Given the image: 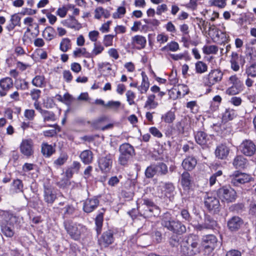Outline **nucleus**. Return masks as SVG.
I'll list each match as a JSON object with an SVG mask.
<instances>
[{"label":"nucleus","instance_id":"48","mask_svg":"<svg viewBox=\"0 0 256 256\" xmlns=\"http://www.w3.org/2000/svg\"><path fill=\"white\" fill-rule=\"evenodd\" d=\"M218 51V47L214 45L205 46L203 48V52L205 54H216Z\"/></svg>","mask_w":256,"mask_h":256},{"label":"nucleus","instance_id":"26","mask_svg":"<svg viewBox=\"0 0 256 256\" xmlns=\"http://www.w3.org/2000/svg\"><path fill=\"white\" fill-rule=\"evenodd\" d=\"M142 82L140 86H138V90L140 94H145L149 88L150 84L148 81V78L144 72H142Z\"/></svg>","mask_w":256,"mask_h":256},{"label":"nucleus","instance_id":"50","mask_svg":"<svg viewBox=\"0 0 256 256\" xmlns=\"http://www.w3.org/2000/svg\"><path fill=\"white\" fill-rule=\"evenodd\" d=\"M222 174V172L220 170H218L216 173L214 174L210 178L209 182L210 186L214 185L216 182L218 180V178L221 176Z\"/></svg>","mask_w":256,"mask_h":256},{"label":"nucleus","instance_id":"49","mask_svg":"<svg viewBox=\"0 0 256 256\" xmlns=\"http://www.w3.org/2000/svg\"><path fill=\"white\" fill-rule=\"evenodd\" d=\"M126 12V8L124 6L118 7L116 11L112 14L114 18H120L125 14Z\"/></svg>","mask_w":256,"mask_h":256},{"label":"nucleus","instance_id":"38","mask_svg":"<svg viewBox=\"0 0 256 256\" xmlns=\"http://www.w3.org/2000/svg\"><path fill=\"white\" fill-rule=\"evenodd\" d=\"M104 220V213L100 212L96 218L95 224L96 225V230L98 234H99L102 231Z\"/></svg>","mask_w":256,"mask_h":256},{"label":"nucleus","instance_id":"51","mask_svg":"<svg viewBox=\"0 0 256 256\" xmlns=\"http://www.w3.org/2000/svg\"><path fill=\"white\" fill-rule=\"evenodd\" d=\"M246 72L248 76L256 77V64H254L247 67Z\"/></svg>","mask_w":256,"mask_h":256},{"label":"nucleus","instance_id":"5","mask_svg":"<svg viewBox=\"0 0 256 256\" xmlns=\"http://www.w3.org/2000/svg\"><path fill=\"white\" fill-rule=\"evenodd\" d=\"M120 153L118 158V162L122 166L127 164L128 160L134 155V147L128 143L121 144L119 148Z\"/></svg>","mask_w":256,"mask_h":256},{"label":"nucleus","instance_id":"14","mask_svg":"<svg viewBox=\"0 0 256 256\" xmlns=\"http://www.w3.org/2000/svg\"><path fill=\"white\" fill-rule=\"evenodd\" d=\"M114 242L113 232L111 230H108L103 233L101 237L98 240L99 244L102 246L106 248Z\"/></svg>","mask_w":256,"mask_h":256},{"label":"nucleus","instance_id":"41","mask_svg":"<svg viewBox=\"0 0 256 256\" xmlns=\"http://www.w3.org/2000/svg\"><path fill=\"white\" fill-rule=\"evenodd\" d=\"M158 168V176H162L168 174V167L163 162H160L156 164Z\"/></svg>","mask_w":256,"mask_h":256},{"label":"nucleus","instance_id":"30","mask_svg":"<svg viewBox=\"0 0 256 256\" xmlns=\"http://www.w3.org/2000/svg\"><path fill=\"white\" fill-rule=\"evenodd\" d=\"M156 96L154 94H150L145 102L144 108L148 109H154L158 106V102L155 100Z\"/></svg>","mask_w":256,"mask_h":256},{"label":"nucleus","instance_id":"19","mask_svg":"<svg viewBox=\"0 0 256 256\" xmlns=\"http://www.w3.org/2000/svg\"><path fill=\"white\" fill-rule=\"evenodd\" d=\"M243 224L242 220L238 216H234L232 217L228 221L227 225L230 231H236Z\"/></svg>","mask_w":256,"mask_h":256},{"label":"nucleus","instance_id":"7","mask_svg":"<svg viewBox=\"0 0 256 256\" xmlns=\"http://www.w3.org/2000/svg\"><path fill=\"white\" fill-rule=\"evenodd\" d=\"M64 225L68 233L75 240L79 239L82 232L85 228L82 225L74 224L70 221L65 222Z\"/></svg>","mask_w":256,"mask_h":256},{"label":"nucleus","instance_id":"10","mask_svg":"<svg viewBox=\"0 0 256 256\" xmlns=\"http://www.w3.org/2000/svg\"><path fill=\"white\" fill-rule=\"evenodd\" d=\"M204 203L209 210H214V212L218 210L220 206L219 200L210 193L206 194Z\"/></svg>","mask_w":256,"mask_h":256},{"label":"nucleus","instance_id":"11","mask_svg":"<svg viewBox=\"0 0 256 256\" xmlns=\"http://www.w3.org/2000/svg\"><path fill=\"white\" fill-rule=\"evenodd\" d=\"M174 190V187L172 183L162 182L159 183L157 188V190L158 194H160L161 197H170L172 194Z\"/></svg>","mask_w":256,"mask_h":256},{"label":"nucleus","instance_id":"21","mask_svg":"<svg viewBox=\"0 0 256 256\" xmlns=\"http://www.w3.org/2000/svg\"><path fill=\"white\" fill-rule=\"evenodd\" d=\"M197 164L196 159L192 156H189L184 158L182 162V166L186 170H192Z\"/></svg>","mask_w":256,"mask_h":256},{"label":"nucleus","instance_id":"55","mask_svg":"<svg viewBox=\"0 0 256 256\" xmlns=\"http://www.w3.org/2000/svg\"><path fill=\"white\" fill-rule=\"evenodd\" d=\"M116 36L114 34H107L104 36V44L106 46L108 47L112 45L113 38Z\"/></svg>","mask_w":256,"mask_h":256},{"label":"nucleus","instance_id":"52","mask_svg":"<svg viewBox=\"0 0 256 256\" xmlns=\"http://www.w3.org/2000/svg\"><path fill=\"white\" fill-rule=\"evenodd\" d=\"M241 90L242 86H232L226 90V93L229 95H234L238 94Z\"/></svg>","mask_w":256,"mask_h":256},{"label":"nucleus","instance_id":"24","mask_svg":"<svg viewBox=\"0 0 256 256\" xmlns=\"http://www.w3.org/2000/svg\"><path fill=\"white\" fill-rule=\"evenodd\" d=\"M232 164L236 168H243L248 165V160L242 156L238 155L235 157Z\"/></svg>","mask_w":256,"mask_h":256},{"label":"nucleus","instance_id":"44","mask_svg":"<svg viewBox=\"0 0 256 256\" xmlns=\"http://www.w3.org/2000/svg\"><path fill=\"white\" fill-rule=\"evenodd\" d=\"M180 48L179 45L176 42H172L162 48V50L176 52Z\"/></svg>","mask_w":256,"mask_h":256},{"label":"nucleus","instance_id":"23","mask_svg":"<svg viewBox=\"0 0 256 256\" xmlns=\"http://www.w3.org/2000/svg\"><path fill=\"white\" fill-rule=\"evenodd\" d=\"M230 148L224 144L218 146L215 150V154L216 158L220 159H224L228 155Z\"/></svg>","mask_w":256,"mask_h":256},{"label":"nucleus","instance_id":"33","mask_svg":"<svg viewBox=\"0 0 256 256\" xmlns=\"http://www.w3.org/2000/svg\"><path fill=\"white\" fill-rule=\"evenodd\" d=\"M145 175L147 178H152L155 175L158 176V168L156 164H151L148 166L145 171Z\"/></svg>","mask_w":256,"mask_h":256},{"label":"nucleus","instance_id":"22","mask_svg":"<svg viewBox=\"0 0 256 256\" xmlns=\"http://www.w3.org/2000/svg\"><path fill=\"white\" fill-rule=\"evenodd\" d=\"M146 40L145 37L136 35L132 38V44L137 49L140 50L145 47Z\"/></svg>","mask_w":256,"mask_h":256},{"label":"nucleus","instance_id":"20","mask_svg":"<svg viewBox=\"0 0 256 256\" xmlns=\"http://www.w3.org/2000/svg\"><path fill=\"white\" fill-rule=\"evenodd\" d=\"M44 201L50 204L54 202L56 198L54 189L49 186H44Z\"/></svg>","mask_w":256,"mask_h":256},{"label":"nucleus","instance_id":"25","mask_svg":"<svg viewBox=\"0 0 256 256\" xmlns=\"http://www.w3.org/2000/svg\"><path fill=\"white\" fill-rule=\"evenodd\" d=\"M80 157L84 164H88L92 162L93 154L90 150H84L81 152Z\"/></svg>","mask_w":256,"mask_h":256},{"label":"nucleus","instance_id":"42","mask_svg":"<svg viewBox=\"0 0 256 256\" xmlns=\"http://www.w3.org/2000/svg\"><path fill=\"white\" fill-rule=\"evenodd\" d=\"M44 77L43 76H36L32 80V84L36 87L42 88L44 84Z\"/></svg>","mask_w":256,"mask_h":256},{"label":"nucleus","instance_id":"16","mask_svg":"<svg viewBox=\"0 0 256 256\" xmlns=\"http://www.w3.org/2000/svg\"><path fill=\"white\" fill-rule=\"evenodd\" d=\"M13 80L8 77L4 78L0 80V96H4L6 95L7 92L13 87Z\"/></svg>","mask_w":256,"mask_h":256},{"label":"nucleus","instance_id":"60","mask_svg":"<svg viewBox=\"0 0 256 256\" xmlns=\"http://www.w3.org/2000/svg\"><path fill=\"white\" fill-rule=\"evenodd\" d=\"M149 132L154 136L160 138H162V134L160 132L156 127H151L150 128Z\"/></svg>","mask_w":256,"mask_h":256},{"label":"nucleus","instance_id":"47","mask_svg":"<svg viewBox=\"0 0 256 256\" xmlns=\"http://www.w3.org/2000/svg\"><path fill=\"white\" fill-rule=\"evenodd\" d=\"M120 105L121 103L119 101L110 100L106 104V108L116 110L119 108Z\"/></svg>","mask_w":256,"mask_h":256},{"label":"nucleus","instance_id":"40","mask_svg":"<svg viewBox=\"0 0 256 256\" xmlns=\"http://www.w3.org/2000/svg\"><path fill=\"white\" fill-rule=\"evenodd\" d=\"M176 116L174 112L170 110L163 114L162 116V119L166 123H172L175 120Z\"/></svg>","mask_w":256,"mask_h":256},{"label":"nucleus","instance_id":"62","mask_svg":"<svg viewBox=\"0 0 256 256\" xmlns=\"http://www.w3.org/2000/svg\"><path fill=\"white\" fill-rule=\"evenodd\" d=\"M108 53L110 57L113 58L115 60H117L119 58V54L118 50L116 48H110L108 50Z\"/></svg>","mask_w":256,"mask_h":256},{"label":"nucleus","instance_id":"15","mask_svg":"<svg viewBox=\"0 0 256 256\" xmlns=\"http://www.w3.org/2000/svg\"><path fill=\"white\" fill-rule=\"evenodd\" d=\"M21 152L26 156H30L34 153L33 142L30 140H23L20 146Z\"/></svg>","mask_w":256,"mask_h":256},{"label":"nucleus","instance_id":"36","mask_svg":"<svg viewBox=\"0 0 256 256\" xmlns=\"http://www.w3.org/2000/svg\"><path fill=\"white\" fill-rule=\"evenodd\" d=\"M68 155L64 152L60 154V156L54 161L53 164L55 167H58L64 165L68 159Z\"/></svg>","mask_w":256,"mask_h":256},{"label":"nucleus","instance_id":"54","mask_svg":"<svg viewBox=\"0 0 256 256\" xmlns=\"http://www.w3.org/2000/svg\"><path fill=\"white\" fill-rule=\"evenodd\" d=\"M104 50V47L100 44H94V48L92 52V56H96L100 54Z\"/></svg>","mask_w":256,"mask_h":256},{"label":"nucleus","instance_id":"57","mask_svg":"<svg viewBox=\"0 0 256 256\" xmlns=\"http://www.w3.org/2000/svg\"><path fill=\"white\" fill-rule=\"evenodd\" d=\"M228 82L230 84H232V86H242V82L236 75L230 76L228 78Z\"/></svg>","mask_w":256,"mask_h":256},{"label":"nucleus","instance_id":"53","mask_svg":"<svg viewBox=\"0 0 256 256\" xmlns=\"http://www.w3.org/2000/svg\"><path fill=\"white\" fill-rule=\"evenodd\" d=\"M70 180L63 175L60 180L58 182L57 185L60 188H65L70 184Z\"/></svg>","mask_w":256,"mask_h":256},{"label":"nucleus","instance_id":"58","mask_svg":"<svg viewBox=\"0 0 256 256\" xmlns=\"http://www.w3.org/2000/svg\"><path fill=\"white\" fill-rule=\"evenodd\" d=\"M41 94L40 90L36 88L32 89L30 92V95L32 100L38 101Z\"/></svg>","mask_w":256,"mask_h":256},{"label":"nucleus","instance_id":"12","mask_svg":"<svg viewBox=\"0 0 256 256\" xmlns=\"http://www.w3.org/2000/svg\"><path fill=\"white\" fill-rule=\"evenodd\" d=\"M240 150L244 154L250 156L254 154L256 151V146L252 141L245 140L241 144Z\"/></svg>","mask_w":256,"mask_h":256},{"label":"nucleus","instance_id":"27","mask_svg":"<svg viewBox=\"0 0 256 256\" xmlns=\"http://www.w3.org/2000/svg\"><path fill=\"white\" fill-rule=\"evenodd\" d=\"M42 36L48 41L52 40L56 36L54 29L51 26H47L42 32Z\"/></svg>","mask_w":256,"mask_h":256},{"label":"nucleus","instance_id":"64","mask_svg":"<svg viewBox=\"0 0 256 256\" xmlns=\"http://www.w3.org/2000/svg\"><path fill=\"white\" fill-rule=\"evenodd\" d=\"M230 102L235 106H239L241 104L242 100L240 97L233 96L230 98Z\"/></svg>","mask_w":256,"mask_h":256},{"label":"nucleus","instance_id":"9","mask_svg":"<svg viewBox=\"0 0 256 256\" xmlns=\"http://www.w3.org/2000/svg\"><path fill=\"white\" fill-rule=\"evenodd\" d=\"M223 75V72L220 70H212L208 75L204 77V83L208 86H212L220 82L222 78Z\"/></svg>","mask_w":256,"mask_h":256},{"label":"nucleus","instance_id":"61","mask_svg":"<svg viewBox=\"0 0 256 256\" xmlns=\"http://www.w3.org/2000/svg\"><path fill=\"white\" fill-rule=\"evenodd\" d=\"M99 35V32L96 30H92L89 32L88 37L91 41L96 42Z\"/></svg>","mask_w":256,"mask_h":256},{"label":"nucleus","instance_id":"6","mask_svg":"<svg viewBox=\"0 0 256 256\" xmlns=\"http://www.w3.org/2000/svg\"><path fill=\"white\" fill-rule=\"evenodd\" d=\"M217 195L222 201L227 203L234 202L237 198L236 191L226 186H222L218 189Z\"/></svg>","mask_w":256,"mask_h":256},{"label":"nucleus","instance_id":"63","mask_svg":"<svg viewBox=\"0 0 256 256\" xmlns=\"http://www.w3.org/2000/svg\"><path fill=\"white\" fill-rule=\"evenodd\" d=\"M180 215L182 218L185 220L186 221L190 222L191 220V216L188 210L182 209L180 212Z\"/></svg>","mask_w":256,"mask_h":256},{"label":"nucleus","instance_id":"31","mask_svg":"<svg viewBox=\"0 0 256 256\" xmlns=\"http://www.w3.org/2000/svg\"><path fill=\"white\" fill-rule=\"evenodd\" d=\"M62 23L64 26L72 28L78 29L80 28V24L73 16H70V18L65 20Z\"/></svg>","mask_w":256,"mask_h":256},{"label":"nucleus","instance_id":"29","mask_svg":"<svg viewBox=\"0 0 256 256\" xmlns=\"http://www.w3.org/2000/svg\"><path fill=\"white\" fill-rule=\"evenodd\" d=\"M110 16V11L104 9L103 8L98 7L94 10V18L96 19H100L102 16L104 18H108Z\"/></svg>","mask_w":256,"mask_h":256},{"label":"nucleus","instance_id":"59","mask_svg":"<svg viewBox=\"0 0 256 256\" xmlns=\"http://www.w3.org/2000/svg\"><path fill=\"white\" fill-rule=\"evenodd\" d=\"M126 100L130 105L134 104V98H135L134 93L130 90H128L126 92Z\"/></svg>","mask_w":256,"mask_h":256},{"label":"nucleus","instance_id":"3","mask_svg":"<svg viewBox=\"0 0 256 256\" xmlns=\"http://www.w3.org/2000/svg\"><path fill=\"white\" fill-rule=\"evenodd\" d=\"M162 225L170 231L182 234L186 232V226L178 221L174 220L170 213H164L162 218Z\"/></svg>","mask_w":256,"mask_h":256},{"label":"nucleus","instance_id":"34","mask_svg":"<svg viewBox=\"0 0 256 256\" xmlns=\"http://www.w3.org/2000/svg\"><path fill=\"white\" fill-rule=\"evenodd\" d=\"M204 222L206 229H213L217 225L216 222L208 215L205 216Z\"/></svg>","mask_w":256,"mask_h":256},{"label":"nucleus","instance_id":"43","mask_svg":"<svg viewBox=\"0 0 256 256\" xmlns=\"http://www.w3.org/2000/svg\"><path fill=\"white\" fill-rule=\"evenodd\" d=\"M12 189L16 193L22 192L23 190V184L20 180H14L12 186Z\"/></svg>","mask_w":256,"mask_h":256},{"label":"nucleus","instance_id":"56","mask_svg":"<svg viewBox=\"0 0 256 256\" xmlns=\"http://www.w3.org/2000/svg\"><path fill=\"white\" fill-rule=\"evenodd\" d=\"M226 0H210L209 3L220 8H224L226 6Z\"/></svg>","mask_w":256,"mask_h":256},{"label":"nucleus","instance_id":"45","mask_svg":"<svg viewBox=\"0 0 256 256\" xmlns=\"http://www.w3.org/2000/svg\"><path fill=\"white\" fill-rule=\"evenodd\" d=\"M70 40L68 38H63L60 43V50L63 52H66L70 48Z\"/></svg>","mask_w":256,"mask_h":256},{"label":"nucleus","instance_id":"35","mask_svg":"<svg viewBox=\"0 0 256 256\" xmlns=\"http://www.w3.org/2000/svg\"><path fill=\"white\" fill-rule=\"evenodd\" d=\"M191 178L190 174L187 172H184L181 176V184L184 187L189 188L191 184Z\"/></svg>","mask_w":256,"mask_h":256},{"label":"nucleus","instance_id":"13","mask_svg":"<svg viewBox=\"0 0 256 256\" xmlns=\"http://www.w3.org/2000/svg\"><path fill=\"white\" fill-rule=\"evenodd\" d=\"M112 164V156L110 154L102 157L98 160V166L102 171L106 172L110 170Z\"/></svg>","mask_w":256,"mask_h":256},{"label":"nucleus","instance_id":"4","mask_svg":"<svg viewBox=\"0 0 256 256\" xmlns=\"http://www.w3.org/2000/svg\"><path fill=\"white\" fill-rule=\"evenodd\" d=\"M142 204L138 208L142 216L145 218L157 216L160 214V208L154 202L148 198H143Z\"/></svg>","mask_w":256,"mask_h":256},{"label":"nucleus","instance_id":"28","mask_svg":"<svg viewBox=\"0 0 256 256\" xmlns=\"http://www.w3.org/2000/svg\"><path fill=\"white\" fill-rule=\"evenodd\" d=\"M196 142L201 146H205L208 140L207 134L202 131L198 132L195 135Z\"/></svg>","mask_w":256,"mask_h":256},{"label":"nucleus","instance_id":"39","mask_svg":"<svg viewBox=\"0 0 256 256\" xmlns=\"http://www.w3.org/2000/svg\"><path fill=\"white\" fill-rule=\"evenodd\" d=\"M44 122H54L56 120V116L54 114L50 111L44 110L42 111V114Z\"/></svg>","mask_w":256,"mask_h":256},{"label":"nucleus","instance_id":"1","mask_svg":"<svg viewBox=\"0 0 256 256\" xmlns=\"http://www.w3.org/2000/svg\"><path fill=\"white\" fill-rule=\"evenodd\" d=\"M18 218L8 212L0 210V226L2 233L8 238H12L18 226Z\"/></svg>","mask_w":256,"mask_h":256},{"label":"nucleus","instance_id":"18","mask_svg":"<svg viewBox=\"0 0 256 256\" xmlns=\"http://www.w3.org/2000/svg\"><path fill=\"white\" fill-rule=\"evenodd\" d=\"M99 200L97 198H87L84 203L83 210L86 212H90L97 208Z\"/></svg>","mask_w":256,"mask_h":256},{"label":"nucleus","instance_id":"37","mask_svg":"<svg viewBox=\"0 0 256 256\" xmlns=\"http://www.w3.org/2000/svg\"><path fill=\"white\" fill-rule=\"evenodd\" d=\"M236 116L235 110L232 109H226L222 114V120L225 122L232 120Z\"/></svg>","mask_w":256,"mask_h":256},{"label":"nucleus","instance_id":"32","mask_svg":"<svg viewBox=\"0 0 256 256\" xmlns=\"http://www.w3.org/2000/svg\"><path fill=\"white\" fill-rule=\"evenodd\" d=\"M41 151L44 156L46 157H50L54 153L55 150L52 145H50L47 143H43L42 144Z\"/></svg>","mask_w":256,"mask_h":256},{"label":"nucleus","instance_id":"2","mask_svg":"<svg viewBox=\"0 0 256 256\" xmlns=\"http://www.w3.org/2000/svg\"><path fill=\"white\" fill-rule=\"evenodd\" d=\"M181 251L188 256H192L200 252L199 239L197 236L190 234L181 244Z\"/></svg>","mask_w":256,"mask_h":256},{"label":"nucleus","instance_id":"46","mask_svg":"<svg viewBox=\"0 0 256 256\" xmlns=\"http://www.w3.org/2000/svg\"><path fill=\"white\" fill-rule=\"evenodd\" d=\"M208 70V66L206 64L202 61H198L196 64V70L198 74H202Z\"/></svg>","mask_w":256,"mask_h":256},{"label":"nucleus","instance_id":"17","mask_svg":"<svg viewBox=\"0 0 256 256\" xmlns=\"http://www.w3.org/2000/svg\"><path fill=\"white\" fill-rule=\"evenodd\" d=\"M218 242V239L214 234H208L203 236L202 244L205 248H210L213 250Z\"/></svg>","mask_w":256,"mask_h":256},{"label":"nucleus","instance_id":"8","mask_svg":"<svg viewBox=\"0 0 256 256\" xmlns=\"http://www.w3.org/2000/svg\"><path fill=\"white\" fill-rule=\"evenodd\" d=\"M230 180L232 186H239L241 184L249 182L252 178L250 174L236 171L230 176Z\"/></svg>","mask_w":256,"mask_h":256}]
</instances>
